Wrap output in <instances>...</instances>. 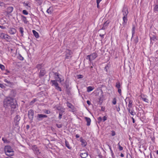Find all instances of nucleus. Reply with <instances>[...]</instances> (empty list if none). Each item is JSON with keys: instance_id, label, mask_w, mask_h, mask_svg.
Segmentation results:
<instances>
[{"instance_id": "nucleus-6", "label": "nucleus", "mask_w": 158, "mask_h": 158, "mask_svg": "<svg viewBox=\"0 0 158 158\" xmlns=\"http://www.w3.org/2000/svg\"><path fill=\"white\" fill-rule=\"evenodd\" d=\"M122 12L123 16H127V15L128 14V8L126 7H124Z\"/></svg>"}, {"instance_id": "nucleus-5", "label": "nucleus", "mask_w": 158, "mask_h": 158, "mask_svg": "<svg viewBox=\"0 0 158 158\" xmlns=\"http://www.w3.org/2000/svg\"><path fill=\"white\" fill-rule=\"evenodd\" d=\"M9 36L3 33H0V38L6 40L9 39Z\"/></svg>"}, {"instance_id": "nucleus-23", "label": "nucleus", "mask_w": 158, "mask_h": 158, "mask_svg": "<svg viewBox=\"0 0 158 158\" xmlns=\"http://www.w3.org/2000/svg\"><path fill=\"white\" fill-rule=\"evenodd\" d=\"M94 89V88H93L92 86H89L87 87V91L88 92H89L90 91H92Z\"/></svg>"}, {"instance_id": "nucleus-51", "label": "nucleus", "mask_w": 158, "mask_h": 158, "mask_svg": "<svg viewBox=\"0 0 158 158\" xmlns=\"http://www.w3.org/2000/svg\"><path fill=\"white\" fill-rule=\"evenodd\" d=\"M4 81L8 84H10V82L7 80L6 79H5L4 80Z\"/></svg>"}, {"instance_id": "nucleus-28", "label": "nucleus", "mask_w": 158, "mask_h": 158, "mask_svg": "<svg viewBox=\"0 0 158 158\" xmlns=\"http://www.w3.org/2000/svg\"><path fill=\"white\" fill-rule=\"evenodd\" d=\"M67 106L69 108L73 109V106L72 105L69 103H68L67 104Z\"/></svg>"}, {"instance_id": "nucleus-40", "label": "nucleus", "mask_w": 158, "mask_h": 158, "mask_svg": "<svg viewBox=\"0 0 158 158\" xmlns=\"http://www.w3.org/2000/svg\"><path fill=\"white\" fill-rule=\"evenodd\" d=\"M23 14L25 15H27L28 14V13L27 10H23Z\"/></svg>"}, {"instance_id": "nucleus-39", "label": "nucleus", "mask_w": 158, "mask_h": 158, "mask_svg": "<svg viewBox=\"0 0 158 158\" xmlns=\"http://www.w3.org/2000/svg\"><path fill=\"white\" fill-rule=\"evenodd\" d=\"M90 55H88L86 57V59L89 60V61H90L91 60V58Z\"/></svg>"}, {"instance_id": "nucleus-3", "label": "nucleus", "mask_w": 158, "mask_h": 158, "mask_svg": "<svg viewBox=\"0 0 158 158\" xmlns=\"http://www.w3.org/2000/svg\"><path fill=\"white\" fill-rule=\"evenodd\" d=\"M34 115V111L32 110H30L28 111V115L29 118L31 121H32Z\"/></svg>"}, {"instance_id": "nucleus-57", "label": "nucleus", "mask_w": 158, "mask_h": 158, "mask_svg": "<svg viewBox=\"0 0 158 158\" xmlns=\"http://www.w3.org/2000/svg\"><path fill=\"white\" fill-rule=\"evenodd\" d=\"M87 103L89 105H90V101H88V100L87 101Z\"/></svg>"}, {"instance_id": "nucleus-61", "label": "nucleus", "mask_w": 158, "mask_h": 158, "mask_svg": "<svg viewBox=\"0 0 158 158\" xmlns=\"http://www.w3.org/2000/svg\"><path fill=\"white\" fill-rule=\"evenodd\" d=\"M132 120V122L133 123H135V119H134L133 118V117H132L131 118Z\"/></svg>"}, {"instance_id": "nucleus-12", "label": "nucleus", "mask_w": 158, "mask_h": 158, "mask_svg": "<svg viewBox=\"0 0 158 158\" xmlns=\"http://www.w3.org/2000/svg\"><path fill=\"white\" fill-rule=\"evenodd\" d=\"M9 32L11 34H14L16 33V30L14 28H10L9 31Z\"/></svg>"}, {"instance_id": "nucleus-55", "label": "nucleus", "mask_w": 158, "mask_h": 158, "mask_svg": "<svg viewBox=\"0 0 158 158\" xmlns=\"http://www.w3.org/2000/svg\"><path fill=\"white\" fill-rule=\"evenodd\" d=\"M99 3H97V7L98 8H99V7H100V6H99Z\"/></svg>"}, {"instance_id": "nucleus-33", "label": "nucleus", "mask_w": 158, "mask_h": 158, "mask_svg": "<svg viewBox=\"0 0 158 158\" xmlns=\"http://www.w3.org/2000/svg\"><path fill=\"white\" fill-rule=\"evenodd\" d=\"M112 103L114 105H115L116 103V98H114L112 101Z\"/></svg>"}, {"instance_id": "nucleus-15", "label": "nucleus", "mask_w": 158, "mask_h": 158, "mask_svg": "<svg viewBox=\"0 0 158 158\" xmlns=\"http://www.w3.org/2000/svg\"><path fill=\"white\" fill-rule=\"evenodd\" d=\"M90 55L91 58V60L94 59L98 56L97 54L96 53H93Z\"/></svg>"}, {"instance_id": "nucleus-22", "label": "nucleus", "mask_w": 158, "mask_h": 158, "mask_svg": "<svg viewBox=\"0 0 158 158\" xmlns=\"http://www.w3.org/2000/svg\"><path fill=\"white\" fill-rule=\"evenodd\" d=\"M128 110L129 112L132 115H134L135 114V113L134 112V111L133 109H127Z\"/></svg>"}, {"instance_id": "nucleus-50", "label": "nucleus", "mask_w": 158, "mask_h": 158, "mask_svg": "<svg viewBox=\"0 0 158 158\" xmlns=\"http://www.w3.org/2000/svg\"><path fill=\"white\" fill-rule=\"evenodd\" d=\"M118 91L120 95H121V90L119 88L118 89Z\"/></svg>"}, {"instance_id": "nucleus-32", "label": "nucleus", "mask_w": 158, "mask_h": 158, "mask_svg": "<svg viewBox=\"0 0 158 158\" xmlns=\"http://www.w3.org/2000/svg\"><path fill=\"white\" fill-rule=\"evenodd\" d=\"M0 68L2 70H4L5 69V66L1 64H0Z\"/></svg>"}, {"instance_id": "nucleus-53", "label": "nucleus", "mask_w": 158, "mask_h": 158, "mask_svg": "<svg viewBox=\"0 0 158 158\" xmlns=\"http://www.w3.org/2000/svg\"><path fill=\"white\" fill-rule=\"evenodd\" d=\"M98 121H99L100 122L102 120V118L101 117H99L98 118Z\"/></svg>"}, {"instance_id": "nucleus-27", "label": "nucleus", "mask_w": 158, "mask_h": 158, "mask_svg": "<svg viewBox=\"0 0 158 158\" xmlns=\"http://www.w3.org/2000/svg\"><path fill=\"white\" fill-rule=\"evenodd\" d=\"M19 31L21 34V35L23 36V28L22 27H20L19 28Z\"/></svg>"}, {"instance_id": "nucleus-20", "label": "nucleus", "mask_w": 158, "mask_h": 158, "mask_svg": "<svg viewBox=\"0 0 158 158\" xmlns=\"http://www.w3.org/2000/svg\"><path fill=\"white\" fill-rule=\"evenodd\" d=\"M51 82L52 83V85H53L55 86V88L58 86V84L57 82L56 81H51Z\"/></svg>"}, {"instance_id": "nucleus-34", "label": "nucleus", "mask_w": 158, "mask_h": 158, "mask_svg": "<svg viewBox=\"0 0 158 158\" xmlns=\"http://www.w3.org/2000/svg\"><path fill=\"white\" fill-rule=\"evenodd\" d=\"M42 64H38L36 65V68L38 69H40L42 67Z\"/></svg>"}, {"instance_id": "nucleus-11", "label": "nucleus", "mask_w": 158, "mask_h": 158, "mask_svg": "<svg viewBox=\"0 0 158 158\" xmlns=\"http://www.w3.org/2000/svg\"><path fill=\"white\" fill-rule=\"evenodd\" d=\"M85 118L87 122V125L88 126H89L91 122V119L87 117H85Z\"/></svg>"}, {"instance_id": "nucleus-60", "label": "nucleus", "mask_w": 158, "mask_h": 158, "mask_svg": "<svg viewBox=\"0 0 158 158\" xmlns=\"http://www.w3.org/2000/svg\"><path fill=\"white\" fill-rule=\"evenodd\" d=\"M2 140L4 142H5L7 140L6 139H4V138H2Z\"/></svg>"}, {"instance_id": "nucleus-26", "label": "nucleus", "mask_w": 158, "mask_h": 158, "mask_svg": "<svg viewBox=\"0 0 158 158\" xmlns=\"http://www.w3.org/2000/svg\"><path fill=\"white\" fill-rule=\"evenodd\" d=\"M34 149L35 150V153H36L37 155H38V154L40 153V152L39 151V150L37 148H35Z\"/></svg>"}, {"instance_id": "nucleus-24", "label": "nucleus", "mask_w": 158, "mask_h": 158, "mask_svg": "<svg viewBox=\"0 0 158 158\" xmlns=\"http://www.w3.org/2000/svg\"><path fill=\"white\" fill-rule=\"evenodd\" d=\"M150 40L151 42H152V40L154 41H156L157 40L156 37L155 36H153L152 37H150Z\"/></svg>"}, {"instance_id": "nucleus-54", "label": "nucleus", "mask_w": 158, "mask_h": 158, "mask_svg": "<svg viewBox=\"0 0 158 158\" xmlns=\"http://www.w3.org/2000/svg\"><path fill=\"white\" fill-rule=\"evenodd\" d=\"M115 135V133L114 131H112V135L113 136H114Z\"/></svg>"}, {"instance_id": "nucleus-9", "label": "nucleus", "mask_w": 158, "mask_h": 158, "mask_svg": "<svg viewBox=\"0 0 158 158\" xmlns=\"http://www.w3.org/2000/svg\"><path fill=\"white\" fill-rule=\"evenodd\" d=\"M46 73V72L45 69H41L40 71L39 76L40 77H41L44 76Z\"/></svg>"}, {"instance_id": "nucleus-18", "label": "nucleus", "mask_w": 158, "mask_h": 158, "mask_svg": "<svg viewBox=\"0 0 158 158\" xmlns=\"http://www.w3.org/2000/svg\"><path fill=\"white\" fill-rule=\"evenodd\" d=\"M15 121L16 122V123L18 122L20 119V116L18 115H17L15 118Z\"/></svg>"}, {"instance_id": "nucleus-49", "label": "nucleus", "mask_w": 158, "mask_h": 158, "mask_svg": "<svg viewBox=\"0 0 158 158\" xmlns=\"http://www.w3.org/2000/svg\"><path fill=\"white\" fill-rule=\"evenodd\" d=\"M19 58L21 60H23V58L21 55H20L19 56Z\"/></svg>"}, {"instance_id": "nucleus-21", "label": "nucleus", "mask_w": 158, "mask_h": 158, "mask_svg": "<svg viewBox=\"0 0 158 158\" xmlns=\"http://www.w3.org/2000/svg\"><path fill=\"white\" fill-rule=\"evenodd\" d=\"M35 37L37 38L39 37V35L38 33L35 30H33L32 31Z\"/></svg>"}, {"instance_id": "nucleus-48", "label": "nucleus", "mask_w": 158, "mask_h": 158, "mask_svg": "<svg viewBox=\"0 0 158 158\" xmlns=\"http://www.w3.org/2000/svg\"><path fill=\"white\" fill-rule=\"evenodd\" d=\"M0 87L2 89H4L5 88V86L3 84L0 83Z\"/></svg>"}, {"instance_id": "nucleus-58", "label": "nucleus", "mask_w": 158, "mask_h": 158, "mask_svg": "<svg viewBox=\"0 0 158 158\" xmlns=\"http://www.w3.org/2000/svg\"><path fill=\"white\" fill-rule=\"evenodd\" d=\"M50 113V111H49V110H47L46 112H45V113H46L47 114H49V113Z\"/></svg>"}, {"instance_id": "nucleus-30", "label": "nucleus", "mask_w": 158, "mask_h": 158, "mask_svg": "<svg viewBox=\"0 0 158 158\" xmlns=\"http://www.w3.org/2000/svg\"><path fill=\"white\" fill-rule=\"evenodd\" d=\"M51 8H52V7H50L48 9V10H47V12L48 13L51 14L52 12V10H50V9H51Z\"/></svg>"}, {"instance_id": "nucleus-37", "label": "nucleus", "mask_w": 158, "mask_h": 158, "mask_svg": "<svg viewBox=\"0 0 158 158\" xmlns=\"http://www.w3.org/2000/svg\"><path fill=\"white\" fill-rule=\"evenodd\" d=\"M118 145L119 147V150L120 151L122 150L123 149V148L119 144V143H118Z\"/></svg>"}, {"instance_id": "nucleus-47", "label": "nucleus", "mask_w": 158, "mask_h": 158, "mask_svg": "<svg viewBox=\"0 0 158 158\" xmlns=\"http://www.w3.org/2000/svg\"><path fill=\"white\" fill-rule=\"evenodd\" d=\"M78 78H82L83 77V76L81 75H78Z\"/></svg>"}, {"instance_id": "nucleus-44", "label": "nucleus", "mask_w": 158, "mask_h": 158, "mask_svg": "<svg viewBox=\"0 0 158 158\" xmlns=\"http://www.w3.org/2000/svg\"><path fill=\"white\" fill-rule=\"evenodd\" d=\"M56 89L57 90H59V91H61V88H60V87H59V86H58L56 88Z\"/></svg>"}, {"instance_id": "nucleus-38", "label": "nucleus", "mask_w": 158, "mask_h": 158, "mask_svg": "<svg viewBox=\"0 0 158 158\" xmlns=\"http://www.w3.org/2000/svg\"><path fill=\"white\" fill-rule=\"evenodd\" d=\"M154 10L158 11V5L155 6L154 7Z\"/></svg>"}, {"instance_id": "nucleus-4", "label": "nucleus", "mask_w": 158, "mask_h": 158, "mask_svg": "<svg viewBox=\"0 0 158 158\" xmlns=\"http://www.w3.org/2000/svg\"><path fill=\"white\" fill-rule=\"evenodd\" d=\"M55 76L57 77H56V78L59 79L58 80H57V81H59L61 83L64 81V79L62 77V76L61 75L59 74L58 73H55Z\"/></svg>"}, {"instance_id": "nucleus-1", "label": "nucleus", "mask_w": 158, "mask_h": 158, "mask_svg": "<svg viewBox=\"0 0 158 158\" xmlns=\"http://www.w3.org/2000/svg\"><path fill=\"white\" fill-rule=\"evenodd\" d=\"M3 104L5 107L10 106L12 108L15 109L18 107L16 100L10 97L4 99Z\"/></svg>"}, {"instance_id": "nucleus-31", "label": "nucleus", "mask_w": 158, "mask_h": 158, "mask_svg": "<svg viewBox=\"0 0 158 158\" xmlns=\"http://www.w3.org/2000/svg\"><path fill=\"white\" fill-rule=\"evenodd\" d=\"M65 145H66V146L69 149H70L71 148L70 147H69V143H68V142H67V141H65Z\"/></svg>"}, {"instance_id": "nucleus-17", "label": "nucleus", "mask_w": 158, "mask_h": 158, "mask_svg": "<svg viewBox=\"0 0 158 158\" xmlns=\"http://www.w3.org/2000/svg\"><path fill=\"white\" fill-rule=\"evenodd\" d=\"M81 145L84 147L86 146L87 143L84 139L81 138Z\"/></svg>"}, {"instance_id": "nucleus-46", "label": "nucleus", "mask_w": 158, "mask_h": 158, "mask_svg": "<svg viewBox=\"0 0 158 158\" xmlns=\"http://www.w3.org/2000/svg\"><path fill=\"white\" fill-rule=\"evenodd\" d=\"M63 115V113H59V118L60 119L62 118V116Z\"/></svg>"}, {"instance_id": "nucleus-64", "label": "nucleus", "mask_w": 158, "mask_h": 158, "mask_svg": "<svg viewBox=\"0 0 158 158\" xmlns=\"http://www.w3.org/2000/svg\"><path fill=\"white\" fill-rule=\"evenodd\" d=\"M120 156L121 157H124V155L123 153H121L120 155Z\"/></svg>"}, {"instance_id": "nucleus-59", "label": "nucleus", "mask_w": 158, "mask_h": 158, "mask_svg": "<svg viewBox=\"0 0 158 158\" xmlns=\"http://www.w3.org/2000/svg\"><path fill=\"white\" fill-rule=\"evenodd\" d=\"M102 0H96L97 3H100V2Z\"/></svg>"}, {"instance_id": "nucleus-16", "label": "nucleus", "mask_w": 158, "mask_h": 158, "mask_svg": "<svg viewBox=\"0 0 158 158\" xmlns=\"http://www.w3.org/2000/svg\"><path fill=\"white\" fill-rule=\"evenodd\" d=\"M80 156L82 158H85L88 156L87 153L86 152H82L81 153Z\"/></svg>"}, {"instance_id": "nucleus-2", "label": "nucleus", "mask_w": 158, "mask_h": 158, "mask_svg": "<svg viewBox=\"0 0 158 158\" xmlns=\"http://www.w3.org/2000/svg\"><path fill=\"white\" fill-rule=\"evenodd\" d=\"M5 151L6 155L9 156L14 155V151L10 146H6L5 148Z\"/></svg>"}, {"instance_id": "nucleus-36", "label": "nucleus", "mask_w": 158, "mask_h": 158, "mask_svg": "<svg viewBox=\"0 0 158 158\" xmlns=\"http://www.w3.org/2000/svg\"><path fill=\"white\" fill-rule=\"evenodd\" d=\"M105 34V31H104L103 32H102V33H101L99 35L101 37H103V36Z\"/></svg>"}, {"instance_id": "nucleus-29", "label": "nucleus", "mask_w": 158, "mask_h": 158, "mask_svg": "<svg viewBox=\"0 0 158 158\" xmlns=\"http://www.w3.org/2000/svg\"><path fill=\"white\" fill-rule=\"evenodd\" d=\"M116 86L118 89H119L120 88V84L119 82H118L116 83Z\"/></svg>"}, {"instance_id": "nucleus-41", "label": "nucleus", "mask_w": 158, "mask_h": 158, "mask_svg": "<svg viewBox=\"0 0 158 158\" xmlns=\"http://www.w3.org/2000/svg\"><path fill=\"white\" fill-rule=\"evenodd\" d=\"M134 42L136 44L138 42V37H137L135 38V39L134 40Z\"/></svg>"}, {"instance_id": "nucleus-52", "label": "nucleus", "mask_w": 158, "mask_h": 158, "mask_svg": "<svg viewBox=\"0 0 158 158\" xmlns=\"http://www.w3.org/2000/svg\"><path fill=\"white\" fill-rule=\"evenodd\" d=\"M56 125L58 128H60L62 127V125L61 124H56Z\"/></svg>"}, {"instance_id": "nucleus-35", "label": "nucleus", "mask_w": 158, "mask_h": 158, "mask_svg": "<svg viewBox=\"0 0 158 158\" xmlns=\"http://www.w3.org/2000/svg\"><path fill=\"white\" fill-rule=\"evenodd\" d=\"M142 99L143 101H145V102H148V100L146 98L142 97Z\"/></svg>"}, {"instance_id": "nucleus-8", "label": "nucleus", "mask_w": 158, "mask_h": 158, "mask_svg": "<svg viewBox=\"0 0 158 158\" xmlns=\"http://www.w3.org/2000/svg\"><path fill=\"white\" fill-rule=\"evenodd\" d=\"M66 58L67 59H69L71 57V55L72 54V52L69 50H67L66 51Z\"/></svg>"}, {"instance_id": "nucleus-62", "label": "nucleus", "mask_w": 158, "mask_h": 158, "mask_svg": "<svg viewBox=\"0 0 158 158\" xmlns=\"http://www.w3.org/2000/svg\"><path fill=\"white\" fill-rule=\"evenodd\" d=\"M76 138H78L79 137V135H78L77 134L76 135Z\"/></svg>"}, {"instance_id": "nucleus-14", "label": "nucleus", "mask_w": 158, "mask_h": 158, "mask_svg": "<svg viewBox=\"0 0 158 158\" xmlns=\"http://www.w3.org/2000/svg\"><path fill=\"white\" fill-rule=\"evenodd\" d=\"M13 10V7L12 6H10L7 8V14H10L11 13Z\"/></svg>"}, {"instance_id": "nucleus-19", "label": "nucleus", "mask_w": 158, "mask_h": 158, "mask_svg": "<svg viewBox=\"0 0 158 158\" xmlns=\"http://www.w3.org/2000/svg\"><path fill=\"white\" fill-rule=\"evenodd\" d=\"M132 101L131 100H129V104L128 105V108H127V109H131L132 107Z\"/></svg>"}, {"instance_id": "nucleus-7", "label": "nucleus", "mask_w": 158, "mask_h": 158, "mask_svg": "<svg viewBox=\"0 0 158 158\" xmlns=\"http://www.w3.org/2000/svg\"><path fill=\"white\" fill-rule=\"evenodd\" d=\"M47 116L45 114H38L37 116V119L38 120H41L43 119V118H47Z\"/></svg>"}, {"instance_id": "nucleus-63", "label": "nucleus", "mask_w": 158, "mask_h": 158, "mask_svg": "<svg viewBox=\"0 0 158 158\" xmlns=\"http://www.w3.org/2000/svg\"><path fill=\"white\" fill-rule=\"evenodd\" d=\"M111 155H112V156H113V155H114V153H113L112 150H111Z\"/></svg>"}, {"instance_id": "nucleus-42", "label": "nucleus", "mask_w": 158, "mask_h": 158, "mask_svg": "<svg viewBox=\"0 0 158 158\" xmlns=\"http://www.w3.org/2000/svg\"><path fill=\"white\" fill-rule=\"evenodd\" d=\"M109 22H108V21H106L104 24L103 25L104 26H105V27H106L108 24L109 23Z\"/></svg>"}, {"instance_id": "nucleus-10", "label": "nucleus", "mask_w": 158, "mask_h": 158, "mask_svg": "<svg viewBox=\"0 0 158 158\" xmlns=\"http://www.w3.org/2000/svg\"><path fill=\"white\" fill-rule=\"evenodd\" d=\"M123 27H124L126 23H127V16H123Z\"/></svg>"}, {"instance_id": "nucleus-13", "label": "nucleus", "mask_w": 158, "mask_h": 158, "mask_svg": "<svg viewBox=\"0 0 158 158\" xmlns=\"http://www.w3.org/2000/svg\"><path fill=\"white\" fill-rule=\"evenodd\" d=\"M57 109L59 111V113H63L65 111V109L62 107H57Z\"/></svg>"}, {"instance_id": "nucleus-45", "label": "nucleus", "mask_w": 158, "mask_h": 158, "mask_svg": "<svg viewBox=\"0 0 158 158\" xmlns=\"http://www.w3.org/2000/svg\"><path fill=\"white\" fill-rule=\"evenodd\" d=\"M107 118V117L106 116H104L102 119V120H103V121L104 122L106 120Z\"/></svg>"}, {"instance_id": "nucleus-56", "label": "nucleus", "mask_w": 158, "mask_h": 158, "mask_svg": "<svg viewBox=\"0 0 158 158\" xmlns=\"http://www.w3.org/2000/svg\"><path fill=\"white\" fill-rule=\"evenodd\" d=\"M106 27H105V26H104V25H103V27L102 28V30H105L106 28Z\"/></svg>"}, {"instance_id": "nucleus-43", "label": "nucleus", "mask_w": 158, "mask_h": 158, "mask_svg": "<svg viewBox=\"0 0 158 158\" xmlns=\"http://www.w3.org/2000/svg\"><path fill=\"white\" fill-rule=\"evenodd\" d=\"M56 89L57 90H59V91H61V88H60V87H59V86H58L56 88Z\"/></svg>"}, {"instance_id": "nucleus-25", "label": "nucleus", "mask_w": 158, "mask_h": 158, "mask_svg": "<svg viewBox=\"0 0 158 158\" xmlns=\"http://www.w3.org/2000/svg\"><path fill=\"white\" fill-rule=\"evenodd\" d=\"M135 26L134 25H133V27L132 29V36H133V35L135 34Z\"/></svg>"}]
</instances>
